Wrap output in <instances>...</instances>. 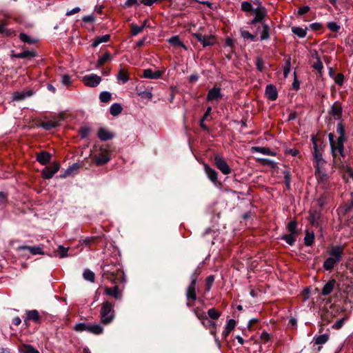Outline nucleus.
Returning <instances> with one entry per match:
<instances>
[{"label": "nucleus", "mask_w": 353, "mask_h": 353, "mask_svg": "<svg viewBox=\"0 0 353 353\" xmlns=\"http://www.w3.org/2000/svg\"><path fill=\"white\" fill-rule=\"evenodd\" d=\"M103 278L112 281L114 283L124 281V273L119 265L106 264L102 266Z\"/></svg>", "instance_id": "obj_1"}, {"label": "nucleus", "mask_w": 353, "mask_h": 353, "mask_svg": "<svg viewBox=\"0 0 353 353\" xmlns=\"http://www.w3.org/2000/svg\"><path fill=\"white\" fill-rule=\"evenodd\" d=\"M113 307V304L108 301L101 303L100 309V320L103 324H110L114 320L115 314Z\"/></svg>", "instance_id": "obj_2"}, {"label": "nucleus", "mask_w": 353, "mask_h": 353, "mask_svg": "<svg viewBox=\"0 0 353 353\" xmlns=\"http://www.w3.org/2000/svg\"><path fill=\"white\" fill-rule=\"evenodd\" d=\"M328 137L334 157L338 154L343 155L345 137H339L336 141H334V135L333 134H329Z\"/></svg>", "instance_id": "obj_3"}, {"label": "nucleus", "mask_w": 353, "mask_h": 353, "mask_svg": "<svg viewBox=\"0 0 353 353\" xmlns=\"http://www.w3.org/2000/svg\"><path fill=\"white\" fill-rule=\"evenodd\" d=\"M197 282V276L196 273H194L191 276V283L188 285L186 290V297L188 299L187 306L191 307L192 305L190 303V301H195L196 299V286Z\"/></svg>", "instance_id": "obj_4"}, {"label": "nucleus", "mask_w": 353, "mask_h": 353, "mask_svg": "<svg viewBox=\"0 0 353 353\" xmlns=\"http://www.w3.org/2000/svg\"><path fill=\"white\" fill-rule=\"evenodd\" d=\"M192 37L196 38L203 47L212 46L215 43L214 37L211 35L205 36L201 32H195L192 34Z\"/></svg>", "instance_id": "obj_5"}, {"label": "nucleus", "mask_w": 353, "mask_h": 353, "mask_svg": "<svg viewBox=\"0 0 353 353\" xmlns=\"http://www.w3.org/2000/svg\"><path fill=\"white\" fill-rule=\"evenodd\" d=\"M101 81V78L95 74H90L83 77V82L84 84L92 88L97 86L100 83Z\"/></svg>", "instance_id": "obj_6"}, {"label": "nucleus", "mask_w": 353, "mask_h": 353, "mask_svg": "<svg viewBox=\"0 0 353 353\" xmlns=\"http://www.w3.org/2000/svg\"><path fill=\"white\" fill-rule=\"evenodd\" d=\"M214 163L223 174H228L231 172V169L226 161L219 155L214 157Z\"/></svg>", "instance_id": "obj_7"}, {"label": "nucleus", "mask_w": 353, "mask_h": 353, "mask_svg": "<svg viewBox=\"0 0 353 353\" xmlns=\"http://www.w3.org/2000/svg\"><path fill=\"white\" fill-rule=\"evenodd\" d=\"M315 176L319 183L321 184L323 188H326L329 181V176L322 170V168H315Z\"/></svg>", "instance_id": "obj_8"}, {"label": "nucleus", "mask_w": 353, "mask_h": 353, "mask_svg": "<svg viewBox=\"0 0 353 353\" xmlns=\"http://www.w3.org/2000/svg\"><path fill=\"white\" fill-rule=\"evenodd\" d=\"M59 164L53 163L50 166L46 167L42 172V176L45 179H51L59 170Z\"/></svg>", "instance_id": "obj_9"}, {"label": "nucleus", "mask_w": 353, "mask_h": 353, "mask_svg": "<svg viewBox=\"0 0 353 353\" xmlns=\"http://www.w3.org/2000/svg\"><path fill=\"white\" fill-rule=\"evenodd\" d=\"M223 97V94L221 93V88L214 87L208 91L207 95V101L211 103L214 101H218Z\"/></svg>", "instance_id": "obj_10"}, {"label": "nucleus", "mask_w": 353, "mask_h": 353, "mask_svg": "<svg viewBox=\"0 0 353 353\" xmlns=\"http://www.w3.org/2000/svg\"><path fill=\"white\" fill-rule=\"evenodd\" d=\"M314 143V157L315 160V168H322L325 164V161L323 159L322 154L318 149L317 145L315 141L313 140Z\"/></svg>", "instance_id": "obj_11"}, {"label": "nucleus", "mask_w": 353, "mask_h": 353, "mask_svg": "<svg viewBox=\"0 0 353 353\" xmlns=\"http://www.w3.org/2000/svg\"><path fill=\"white\" fill-rule=\"evenodd\" d=\"M94 159L97 165H102L107 163L110 160V157L108 152L103 151L95 156Z\"/></svg>", "instance_id": "obj_12"}, {"label": "nucleus", "mask_w": 353, "mask_h": 353, "mask_svg": "<svg viewBox=\"0 0 353 353\" xmlns=\"http://www.w3.org/2000/svg\"><path fill=\"white\" fill-rule=\"evenodd\" d=\"M343 248L341 246L332 247L329 251L330 258L334 259L337 263H339L342 257Z\"/></svg>", "instance_id": "obj_13"}, {"label": "nucleus", "mask_w": 353, "mask_h": 353, "mask_svg": "<svg viewBox=\"0 0 353 353\" xmlns=\"http://www.w3.org/2000/svg\"><path fill=\"white\" fill-rule=\"evenodd\" d=\"M253 12L255 14V17L251 21V24H255L256 23L261 21L266 14L265 9L261 6H259L256 9L253 10Z\"/></svg>", "instance_id": "obj_14"}, {"label": "nucleus", "mask_w": 353, "mask_h": 353, "mask_svg": "<svg viewBox=\"0 0 353 353\" xmlns=\"http://www.w3.org/2000/svg\"><path fill=\"white\" fill-rule=\"evenodd\" d=\"M27 317L24 320L26 324L28 321H32L34 323H39L41 322V316L37 310H28L26 312Z\"/></svg>", "instance_id": "obj_15"}, {"label": "nucleus", "mask_w": 353, "mask_h": 353, "mask_svg": "<svg viewBox=\"0 0 353 353\" xmlns=\"http://www.w3.org/2000/svg\"><path fill=\"white\" fill-rule=\"evenodd\" d=\"M104 294L116 299H120L121 297V293L119 290V288L117 285H115L113 288L105 287Z\"/></svg>", "instance_id": "obj_16"}, {"label": "nucleus", "mask_w": 353, "mask_h": 353, "mask_svg": "<svg viewBox=\"0 0 353 353\" xmlns=\"http://www.w3.org/2000/svg\"><path fill=\"white\" fill-rule=\"evenodd\" d=\"M265 95L272 101L276 100L278 97V92L276 87L272 85H267L265 89Z\"/></svg>", "instance_id": "obj_17"}, {"label": "nucleus", "mask_w": 353, "mask_h": 353, "mask_svg": "<svg viewBox=\"0 0 353 353\" xmlns=\"http://www.w3.org/2000/svg\"><path fill=\"white\" fill-rule=\"evenodd\" d=\"M51 154L46 151H42L37 154V160L41 164L46 165L50 161Z\"/></svg>", "instance_id": "obj_18"}, {"label": "nucleus", "mask_w": 353, "mask_h": 353, "mask_svg": "<svg viewBox=\"0 0 353 353\" xmlns=\"http://www.w3.org/2000/svg\"><path fill=\"white\" fill-rule=\"evenodd\" d=\"M161 76L160 71H153L152 69H145L143 70V77L146 79H157Z\"/></svg>", "instance_id": "obj_19"}, {"label": "nucleus", "mask_w": 353, "mask_h": 353, "mask_svg": "<svg viewBox=\"0 0 353 353\" xmlns=\"http://www.w3.org/2000/svg\"><path fill=\"white\" fill-rule=\"evenodd\" d=\"M98 137L101 141H108L112 139L114 137V135L106 129L101 128L98 131Z\"/></svg>", "instance_id": "obj_20"}, {"label": "nucleus", "mask_w": 353, "mask_h": 353, "mask_svg": "<svg viewBox=\"0 0 353 353\" xmlns=\"http://www.w3.org/2000/svg\"><path fill=\"white\" fill-rule=\"evenodd\" d=\"M335 280L329 281L323 288L321 294L323 296L329 295L334 290L335 286Z\"/></svg>", "instance_id": "obj_21"}, {"label": "nucleus", "mask_w": 353, "mask_h": 353, "mask_svg": "<svg viewBox=\"0 0 353 353\" xmlns=\"http://www.w3.org/2000/svg\"><path fill=\"white\" fill-rule=\"evenodd\" d=\"M61 120V119L59 120L44 121L40 124V126L42 127L46 130H50L52 128L59 126Z\"/></svg>", "instance_id": "obj_22"}, {"label": "nucleus", "mask_w": 353, "mask_h": 353, "mask_svg": "<svg viewBox=\"0 0 353 353\" xmlns=\"http://www.w3.org/2000/svg\"><path fill=\"white\" fill-rule=\"evenodd\" d=\"M204 170L208 178L214 183L217 180V172L208 165H204Z\"/></svg>", "instance_id": "obj_23"}, {"label": "nucleus", "mask_w": 353, "mask_h": 353, "mask_svg": "<svg viewBox=\"0 0 353 353\" xmlns=\"http://www.w3.org/2000/svg\"><path fill=\"white\" fill-rule=\"evenodd\" d=\"M117 77L118 81H121L123 84L125 83L130 79L128 72L124 68L119 70Z\"/></svg>", "instance_id": "obj_24"}, {"label": "nucleus", "mask_w": 353, "mask_h": 353, "mask_svg": "<svg viewBox=\"0 0 353 353\" xmlns=\"http://www.w3.org/2000/svg\"><path fill=\"white\" fill-rule=\"evenodd\" d=\"M331 114L336 119H340L342 114V108L340 104L334 103L332 107Z\"/></svg>", "instance_id": "obj_25"}, {"label": "nucleus", "mask_w": 353, "mask_h": 353, "mask_svg": "<svg viewBox=\"0 0 353 353\" xmlns=\"http://www.w3.org/2000/svg\"><path fill=\"white\" fill-rule=\"evenodd\" d=\"M110 35L109 34H105L103 36H99L96 37L92 43V48L97 47L100 43L108 42L110 39Z\"/></svg>", "instance_id": "obj_26"}, {"label": "nucleus", "mask_w": 353, "mask_h": 353, "mask_svg": "<svg viewBox=\"0 0 353 353\" xmlns=\"http://www.w3.org/2000/svg\"><path fill=\"white\" fill-rule=\"evenodd\" d=\"M20 353H40L37 349L30 345L23 344L19 347Z\"/></svg>", "instance_id": "obj_27"}, {"label": "nucleus", "mask_w": 353, "mask_h": 353, "mask_svg": "<svg viewBox=\"0 0 353 353\" xmlns=\"http://www.w3.org/2000/svg\"><path fill=\"white\" fill-rule=\"evenodd\" d=\"M168 42L170 43L171 45H173L176 47H181L184 49H187L185 46L183 44V43L180 40L179 37L178 36H173L170 37Z\"/></svg>", "instance_id": "obj_28"}, {"label": "nucleus", "mask_w": 353, "mask_h": 353, "mask_svg": "<svg viewBox=\"0 0 353 353\" xmlns=\"http://www.w3.org/2000/svg\"><path fill=\"white\" fill-rule=\"evenodd\" d=\"M31 95H32L31 91H28L27 92H16L12 94V99L14 101H21V100H23L26 97H30Z\"/></svg>", "instance_id": "obj_29"}, {"label": "nucleus", "mask_w": 353, "mask_h": 353, "mask_svg": "<svg viewBox=\"0 0 353 353\" xmlns=\"http://www.w3.org/2000/svg\"><path fill=\"white\" fill-rule=\"evenodd\" d=\"M103 332V327L99 324L90 323L89 332L93 334L99 335Z\"/></svg>", "instance_id": "obj_30"}, {"label": "nucleus", "mask_w": 353, "mask_h": 353, "mask_svg": "<svg viewBox=\"0 0 353 353\" xmlns=\"http://www.w3.org/2000/svg\"><path fill=\"white\" fill-rule=\"evenodd\" d=\"M122 107L119 103H114L111 105L110 112L112 116H117L122 112Z\"/></svg>", "instance_id": "obj_31"}, {"label": "nucleus", "mask_w": 353, "mask_h": 353, "mask_svg": "<svg viewBox=\"0 0 353 353\" xmlns=\"http://www.w3.org/2000/svg\"><path fill=\"white\" fill-rule=\"evenodd\" d=\"M90 323H80L74 325V330L77 332L86 331L89 332Z\"/></svg>", "instance_id": "obj_32"}, {"label": "nucleus", "mask_w": 353, "mask_h": 353, "mask_svg": "<svg viewBox=\"0 0 353 353\" xmlns=\"http://www.w3.org/2000/svg\"><path fill=\"white\" fill-rule=\"evenodd\" d=\"M292 31L300 38L305 37L307 34L306 28L304 29L300 27H292Z\"/></svg>", "instance_id": "obj_33"}, {"label": "nucleus", "mask_w": 353, "mask_h": 353, "mask_svg": "<svg viewBox=\"0 0 353 353\" xmlns=\"http://www.w3.org/2000/svg\"><path fill=\"white\" fill-rule=\"evenodd\" d=\"M6 21H3L0 23V34H4L6 36L15 35L14 32L6 28Z\"/></svg>", "instance_id": "obj_34"}, {"label": "nucleus", "mask_w": 353, "mask_h": 353, "mask_svg": "<svg viewBox=\"0 0 353 353\" xmlns=\"http://www.w3.org/2000/svg\"><path fill=\"white\" fill-rule=\"evenodd\" d=\"M337 263V262L332 259V258H327L323 263V268L326 270H331L334 268V265Z\"/></svg>", "instance_id": "obj_35"}, {"label": "nucleus", "mask_w": 353, "mask_h": 353, "mask_svg": "<svg viewBox=\"0 0 353 353\" xmlns=\"http://www.w3.org/2000/svg\"><path fill=\"white\" fill-rule=\"evenodd\" d=\"M270 27L267 24H263V30L261 32L260 39L261 40H268L270 37Z\"/></svg>", "instance_id": "obj_36"}, {"label": "nucleus", "mask_w": 353, "mask_h": 353, "mask_svg": "<svg viewBox=\"0 0 353 353\" xmlns=\"http://www.w3.org/2000/svg\"><path fill=\"white\" fill-rule=\"evenodd\" d=\"M22 249L28 250L30 252H31L33 254H43L42 249L40 247L38 246H23L21 247Z\"/></svg>", "instance_id": "obj_37"}, {"label": "nucleus", "mask_w": 353, "mask_h": 353, "mask_svg": "<svg viewBox=\"0 0 353 353\" xmlns=\"http://www.w3.org/2000/svg\"><path fill=\"white\" fill-rule=\"evenodd\" d=\"M329 339L328 334H321L315 338V344L323 345L325 344Z\"/></svg>", "instance_id": "obj_38"}, {"label": "nucleus", "mask_w": 353, "mask_h": 353, "mask_svg": "<svg viewBox=\"0 0 353 353\" xmlns=\"http://www.w3.org/2000/svg\"><path fill=\"white\" fill-rule=\"evenodd\" d=\"M83 276L84 279L86 281H90V282L94 281V278H95L94 273L90 270H85L83 272Z\"/></svg>", "instance_id": "obj_39"}, {"label": "nucleus", "mask_w": 353, "mask_h": 353, "mask_svg": "<svg viewBox=\"0 0 353 353\" xmlns=\"http://www.w3.org/2000/svg\"><path fill=\"white\" fill-rule=\"evenodd\" d=\"M295 235V234L290 233L283 235L281 239L285 240L289 245H292L296 241Z\"/></svg>", "instance_id": "obj_40"}, {"label": "nucleus", "mask_w": 353, "mask_h": 353, "mask_svg": "<svg viewBox=\"0 0 353 353\" xmlns=\"http://www.w3.org/2000/svg\"><path fill=\"white\" fill-rule=\"evenodd\" d=\"M195 315L196 317L201 321V323L203 325H205V321H207V316L204 312L199 311V310L196 309L194 310Z\"/></svg>", "instance_id": "obj_41"}, {"label": "nucleus", "mask_w": 353, "mask_h": 353, "mask_svg": "<svg viewBox=\"0 0 353 353\" xmlns=\"http://www.w3.org/2000/svg\"><path fill=\"white\" fill-rule=\"evenodd\" d=\"M146 22H147V21L145 20L144 21L143 25L140 26H137V25H134V24L132 25V34L133 36H136L138 34L141 33L143 31V28H144V27L145 26Z\"/></svg>", "instance_id": "obj_42"}, {"label": "nucleus", "mask_w": 353, "mask_h": 353, "mask_svg": "<svg viewBox=\"0 0 353 353\" xmlns=\"http://www.w3.org/2000/svg\"><path fill=\"white\" fill-rule=\"evenodd\" d=\"M35 56V52L33 51H23L21 53L17 54L14 55L17 58L23 59L27 57H34Z\"/></svg>", "instance_id": "obj_43"}, {"label": "nucleus", "mask_w": 353, "mask_h": 353, "mask_svg": "<svg viewBox=\"0 0 353 353\" xmlns=\"http://www.w3.org/2000/svg\"><path fill=\"white\" fill-rule=\"evenodd\" d=\"M314 234L307 232L306 235L304 239L305 245H307V246L312 245L314 243Z\"/></svg>", "instance_id": "obj_44"}, {"label": "nucleus", "mask_w": 353, "mask_h": 353, "mask_svg": "<svg viewBox=\"0 0 353 353\" xmlns=\"http://www.w3.org/2000/svg\"><path fill=\"white\" fill-rule=\"evenodd\" d=\"M253 149L256 152H260V153L263 154L274 155V154L273 152H272L268 148H265V147H254V148H253Z\"/></svg>", "instance_id": "obj_45"}, {"label": "nucleus", "mask_w": 353, "mask_h": 353, "mask_svg": "<svg viewBox=\"0 0 353 353\" xmlns=\"http://www.w3.org/2000/svg\"><path fill=\"white\" fill-rule=\"evenodd\" d=\"M112 95L109 92H102L99 95V99L103 103L109 102L111 100Z\"/></svg>", "instance_id": "obj_46"}, {"label": "nucleus", "mask_w": 353, "mask_h": 353, "mask_svg": "<svg viewBox=\"0 0 353 353\" xmlns=\"http://www.w3.org/2000/svg\"><path fill=\"white\" fill-rule=\"evenodd\" d=\"M241 35L244 39L250 41H254L256 38V35L250 34L248 31L245 30H241Z\"/></svg>", "instance_id": "obj_47"}, {"label": "nucleus", "mask_w": 353, "mask_h": 353, "mask_svg": "<svg viewBox=\"0 0 353 353\" xmlns=\"http://www.w3.org/2000/svg\"><path fill=\"white\" fill-rule=\"evenodd\" d=\"M19 37L20 39L24 43H28L29 44H33L36 43L35 39L30 38L28 35L24 33H21Z\"/></svg>", "instance_id": "obj_48"}, {"label": "nucleus", "mask_w": 353, "mask_h": 353, "mask_svg": "<svg viewBox=\"0 0 353 353\" xmlns=\"http://www.w3.org/2000/svg\"><path fill=\"white\" fill-rule=\"evenodd\" d=\"M110 59V54L108 52L105 53L102 57H99L97 61V67L103 65L107 61Z\"/></svg>", "instance_id": "obj_49"}, {"label": "nucleus", "mask_w": 353, "mask_h": 353, "mask_svg": "<svg viewBox=\"0 0 353 353\" xmlns=\"http://www.w3.org/2000/svg\"><path fill=\"white\" fill-rule=\"evenodd\" d=\"M348 317L347 316H345V317H343L339 320H338L337 321L335 322V323L332 325V327L335 330H339L341 329L345 322L347 320Z\"/></svg>", "instance_id": "obj_50"}, {"label": "nucleus", "mask_w": 353, "mask_h": 353, "mask_svg": "<svg viewBox=\"0 0 353 353\" xmlns=\"http://www.w3.org/2000/svg\"><path fill=\"white\" fill-rule=\"evenodd\" d=\"M208 314L212 319H218L221 316V313L214 308L210 309L208 311Z\"/></svg>", "instance_id": "obj_51"}, {"label": "nucleus", "mask_w": 353, "mask_h": 353, "mask_svg": "<svg viewBox=\"0 0 353 353\" xmlns=\"http://www.w3.org/2000/svg\"><path fill=\"white\" fill-rule=\"evenodd\" d=\"M297 223L295 221H292L288 224V230L292 234H297L296 230Z\"/></svg>", "instance_id": "obj_52"}, {"label": "nucleus", "mask_w": 353, "mask_h": 353, "mask_svg": "<svg viewBox=\"0 0 353 353\" xmlns=\"http://www.w3.org/2000/svg\"><path fill=\"white\" fill-rule=\"evenodd\" d=\"M214 281V276L213 275H210L206 279L205 283V290L209 292L211 289V287Z\"/></svg>", "instance_id": "obj_53"}, {"label": "nucleus", "mask_w": 353, "mask_h": 353, "mask_svg": "<svg viewBox=\"0 0 353 353\" xmlns=\"http://www.w3.org/2000/svg\"><path fill=\"white\" fill-rule=\"evenodd\" d=\"M68 248H64L59 245L57 249V252L60 258L65 257L68 255Z\"/></svg>", "instance_id": "obj_54"}, {"label": "nucleus", "mask_w": 353, "mask_h": 353, "mask_svg": "<svg viewBox=\"0 0 353 353\" xmlns=\"http://www.w3.org/2000/svg\"><path fill=\"white\" fill-rule=\"evenodd\" d=\"M327 28L334 32H337L340 30V26H339L336 22L331 21L327 23Z\"/></svg>", "instance_id": "obj_55"}, {"label": "nucleus", "mask_w": 353, "mask_h": 353, "mask_svg": "<svg viewBox=\"0 0 353 353\" xmlns=\"http://www.w3.org/2000/svg\"><path fill=\"white\" fill-rule=\"evenodd\" d=\"M241 10L244 12H250L253 10L252 6L248 1H243L241 3Z\"/></svg>", "instance_id": "obj_56"}, {"label": "nucleus", "mask_w": 353, "mask_h": 353, "mask_svg": "<svg viewBox=\"0 0 353 353\" xmlns=\"http://www.w3.org/2000/svg\"><path fill=\"white\" fill-rule=\"evenodd\" d=\"M235 325L236 321L234 319H230L227 323L225 330H228V332H230L232 330H234Z\"/></svg>", "instance_id": "obj_57"}, {"label": "nucleus", "mask_w": 353, "mask_h": 353, "mask_svg": "<svg viewBox=\"0 0 353 353\" xmlns=\"http://www.w3.org/2000/svg\"><path fill=\"white\" fill-rule=\"evenodd\" d=\"M312 67L321 73L323 68V63L317 58L316 61L313 63Z\"/></svg>", "instance_id": "obj_58"}, {"label": "nucleus", "mask_w": 353, "mask_h": 353, "mask_svg": "<svg viewBox=\"0 0 353 353\" xmlns=\"http://www.w3.org/2000/svg\"><path fill=\"white\" fill-rule=\"evenodd\" d=\"M90 132V129L88 127L81 128L79 130V134L82 138L87 137Z\"/></svg>", "instance_id": "obj_59"}, {"label": "nucleus", "mask_w": 353, "mask_h": 353, "mask_svg": "<svg viewBox=\"0 0 353 353\" xmlns=\"http://www.w3.org/2000/svg\"><path fill=\"white\" fill-rule=\"evenodd\" d=\"M290 71V58L286 60L285 65L283 68V74L285 77H287Z\"/></svg>", "instance_id": "obj_60"}, {"label": "nucleus", "mask_w": 353, "mask_h": 353, "mask_svg": "<svg viewBox=\"0 0 353 353\" xmlns=\"http://www.w3.org/2000/svg\"><path fill=\"white\" fill-rule=\"evenodd\" d=\"M139 0H126L123 4L124 8H130L133 6L138 4Z\"/></svg>", "instance_id": "obj_61"}, {"label": "nucleus", "mask_w": 353, "mask_h": 353, "mask_svg": "<svg viewBox=\"0 0 353 353\" xmlns=\"http://www.w3.org/2000/svg\"><path fill=\"white\" fill-rule=\"evenodd\" d=\"M62 83L65 85H70L71 84V78L69 75L68 74H64L63 77H62Z\"/></svg>", "instance_id": "obj_62"}, {"label": "nucleus", "mask_w": 353, "mask_h": 353, "mask_svg": "<svg viewBox=\"0 0 353 353\" xmlns=\"http://www.w3.org/2000/svg\"><path fill=\"white\" fill-rule=\"evenodd\" d=\"M309 10H310L309 6H303L299 9L298 14L299 15H303V14L307 13V12H309Z\"/></svg>", "instance_id": "obj_63"}, {"label": "nucleus", "mask_w": 353, "mask_h": 353, "mask_svg": "<svg viewBox=\"0 0 353 353\" xmlns=\"http://www.w3.org/2000/svg\"><path fill=\"white\" fill-rule=\"evenodd\" d=\"M346 214L348 217L353 218V203L346 209Z\"/></svg>", "instance_id": "obj_64"}]
</instances>
